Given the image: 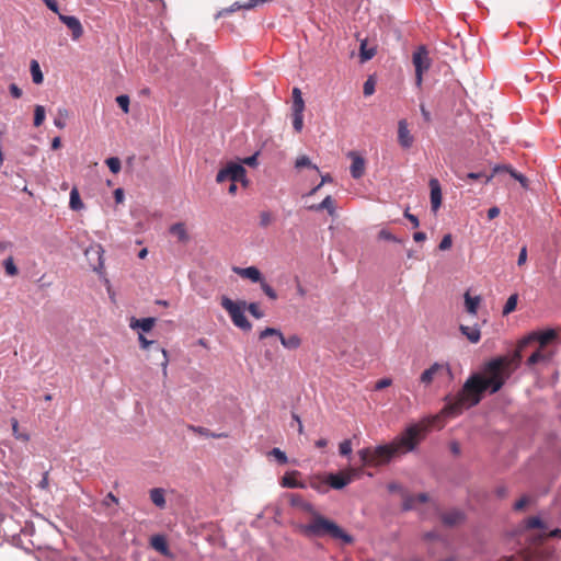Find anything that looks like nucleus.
<instances>
[{
	"instance_id": "1",
	"label": "nucleus",
	"mask_w": 561,
	"mask_h": 561,
	"mask_svg": "<svg viewBox=\"0 0 561 561\" xmlns=\"http://www.w3.org/2000/svg\"><path fill=\"white\" fill-rule=\"evenodd\" d=\"M557 332L552 329L535 331L522 339L512 354L494 357L483 365L481 374H473L463 383L459 393L450 399L443 409L448 416L459 415L463 409L477 405L484 391L496 393L519 367L524 350L533 343L543 348L556 340Z\"/></svg>"
},
{
	"instance_id": "2",
	"label": "nucleus",
	"mask_w": 561,
	"mask_h": 561,
	"mask_svg": "<svg viewBox=\"0 0 561 561\" xmlns=\"http://www.w3.org/2000/svg\"><path fill=\"white\" fill-rule=\"evenodd\" d=\"M299 531L306 537H324L339 540L343 545H352L354 537L347 534L335 522L324 517L320 513H314L308 524L299 525Z\"/></svg>"
},
{
	"instance_id": "3",
	"label": "nucleus",
	"mask_w": 561,
	"mask_h": 561,
	"mask_svg": "<svg viewBox=\"0 0 561 561\" xmlns=\"http://www.w3.org/2000/svg\"><path fill=\"white\" fill-rule=\"evenodd\" d=\"M424 427L419 424L409 426L398 435L391 443L396 456L408 454L416 448L424 437Z\"/></svg>"
},
{
	"instance_id": "4",
	"label": "nucleus",
	"mask_w": 561,
	"mask_h": 561,
	"mask_svg": "<svg viewBox=\"0 0 561 561\" xmlns=\"http://www.w3.org/2000/svg\"><path fill=\"white\" fill-rule=\"evenodd\" d=\"M363 467H378L390 462L396 457L390 444L366 447L357 453Z\"/></svg>"
},
{
	"instance_id": "5",
	"label": "nucleus",
	"mask_w": 561,
	"mask_h": 561,
	"mask_svg": "<svg viewBox=\"0 0 561 561\" xmlns=\"http://www.w3.org/2000/svg\"><path fill=\"white\" fill-rule=\"evenodd\" d=\"M221 307L229 313L232 323L245 331L251 330L252 324L244 316L247 302L244 300L233 301L230 298L224 296L220 302Z\"/></svg>"
},
{
	"instance_id": "6",
	"label": "nucleus",
	"mask_w": 561,
	"mask_h": 561,
	"mask_svg": "<svg viewBox=\"0 0 561 561\" xmlns=\"http://www.w3.org/2000/svg\"><path fill=\"white\" fill-rule=\"evenodd\" d=\"M245 174L247 171L241 164L230 162L225 168L219 170L216 176V181L218 183L231 181L232 183L230 184L228 192L233 195L237 192V182H241L244 186L248 184Z\"/></svg>"
},
{
	"instance_id": "7",
	"label": "nucleus",
	"mask_w": 561,
	"mask_h": 561,
	"mask_svg": "<svg viewBox=\"0 0 561 561\" xmlns=\"http://www.w3.org/2000/svg\"><path fill=\"white\" fill-rule=\"evenodd\" d=\"M412 61L415 68V83L420 88L423 82V73L431 67V59L425 46H420L412 56Z\"/></svg>"
},
{
	"instance_id": "8",
	"label": "nucleus",
	"mask_w": 561,
	"mask_h": 561,
	"mask_svg": "<svg viewBox=\"0 0 561 561\" xmlns=\"http://www.w3.org/2000/svg\"><path fill=\"white\" fill-rule=\"evenodd\" d=\"M451 377V369L447 363H434L430 368L425 369L420 376V382L424 387H428L440 377Z\"/></svg>"
},
{
	"instance_id": "9",
	"label": "nucleus",
	"mask_w": 561,
	"mask_h": 561,
	"mask_svg": "<svg viewBox=\"0 0 561 561\" xmlns=\"http://www.w3.org/2000/svg\"><path fill=\"white\" fill-rule=\"evenodd\" d=\"M277 335L282 345L288 350H297L301 345V339L291 334L289 336H284L283 333L274 328H266L260 333V339H265L267 336Z\"/></svg>"
},
{
	"instance_id": "10",
	"label": "nucleus",
	"mask_w": 561,
	"mask_h": 561,
	"mask_svg": "<svg viewBox=\"0 0 561 561\" xmlns=\"http://www.w3.org/2000/svg\"><path fill=\"white\" fill-rule=\"evenodd\" d=\"M354 476V469H350L348 471L345 472L341 471L339 473H329L327 474L329 488H332L334 490H341L353 481Z\"/></svg>"
},
{
	"instance_id": "11",
	"label": "nucleus",
	"mask_w": 561,
	"mask_h": 561,
	"mask_svg": "<svg viewBox=\"0 0 561 561\" xmlns=\"http://www.w3.org/2000/svg\"><path fill=\"white\" fill-rule=\"evenodd\" d=\"M347 156L352 159V164L350 168L352 178L356 180L360 179L365 174L366 170L365 159L356 151H350Z\"/></svg>"
},
{
	"instance_id": "12",
	"label": "nucleus",
	"mask_w": 561,
	"mask_h": 561,
	"mask_svg": "<svg viewBox=\"0 0 561 561\" xmlns=\"http://www.w3.org/2000/svg\"><path fill=\"white\" fill-rule=\"evenodd\" d=\"M59 20L72 32V39H79L83 34V27L78 18L59 14Z\"/></svg>"
},
{
	"instance_id": "13",
	"label": "nucleus",
	"mask_w": 561,
	"mask_h": 561,
	"mask_svg": "<svg viewBox=\"0 0 561 561\" xmlns=\"http://www.w3.org/2000/svg\"><path fill=\"white\" fill-rule=\"evenodd\" d=\"M413 136L411 135L408 123L405 119H401L398 123V142L404 149H409L413 145Z\"/></svg>"
},
{
	"instance_id": "14",
	"label": "nucleus",
	"mask_w": 561,
	"mask_h": 561,
	"mask_svg": "<svg viewBox=\"0 0 561 561\" xmlns=\"http://www.w3.org/2000/svg\"><path fill=\"white\" fill-rule=\"evenodd\" d=\"M232 271L240 277L250 279L253 283H260L263 278L262 273L255 266H249V267L233 266Z\"/></svg>"
},
{
	"instance_id": "15",
	"label": "nucleus",
	"mask_w": 561,
	"mask_h": 561,
	"mask_svg": "<svg viewBox=\"0 0 561 561\" xmlns=\"http://www.w3.org/2000/svg\"><path fill=\"white\" fill-rule=\"evenodd\" d=\"M431 188V207L433 211H437L442 205V188L437 179L430 180Z\"/></svg>"
},
{
	"instance_id": "16",
	"label": "nucleus",
	"mask_w": 561,
	"mask_h": 561,
	"mask_svg": "<svg viewBox=\"0 0 561 561\" xmlns=\"http://www.w3.org/2000/svg\"><path fill=\"white\" fill-rule=\"evenodd\" d=\"M308 485L319 493H327L329 491V483L327 474H313L309 478Z\"/></svg>"
},
{
	"instance_id": "17",
	"label": "nucleus",
	"mask_w": 561,
	"mask_h": 561,
	"mask_svg": "<svg viewBox=\"0 0 561 561\" xmlns=\"http://www.w3.org/2000/svg\"><path fill=\"white\" fill-rule=\"evenodd\" d=\"M428 501V496L426 493H420L417 495L407 494L403 499V510L410 511L415 510L419 505L424 504Z\"/></svg>"
},
{
	"instance_id": "18",
	"label": "nucleus",
	"mask_w": 561,
	"mask_h": 561,
	"mask_svg": "<svg viewBox=\"0 0 561 561\" xmlns=\"http://www.w3.org/2000/svg\"><path fill=\"white\" fill-rule=\"evenodd\" d=\"M150 546L164 557H171L168 541L163 535H153L150 538Z\"/></svg>"
},
{
	"instance_id": "19",
	"label": "nucleus",
	"mask_w": 561,
	"mask_h": 561,
	"mask_svg": "<svg viewBox=\"0 0 561 561\" xmlns=\"http://www.w3.org/2000/svg\"><path fill=\"white\" fill-rule=\"evenodd\" d=\"M440 518H442V522L445 525H447V526H456V525L460 524L463 520L465 515L459 510H451V511H448L446 513H443Z\"/></svg>"
},
{
	"instance_id": "20",
	"label": "nucleus",
	"mask_w": 561,
	"mask_h": 561,
	"mask_svg": "<svg viewBox=\"0 0 561 561\" xmlns=\"http://www.w3.org/2000/svg\"><path fill=\"white\" fill-rule=\"evenodd\" d=\"M299 474L300 473L296 470L287 472L282 479V486L305 489L307 485L304 482L297 480Z\"/></svg>"
},
{
	"instance_id": "21",
	"label": "nucleus",
	"mask_w": 561,
	"mask_h": 561,
	"mask_svg": "<svg viewBox=\"0 0 561 561\" xmlns=\"http://www.w3.org/2000/svg\"><path fill=\"white\" fill-rule=\"evenodd\" d=\"M293 114H304L305 111V101L301 95V91L299 88L293 89Z\"/></svg>"
},
{
	"instance_id": "22",
	"label": "nucleus",
	"mask_w": 561,
	"mask_h": 561,
	"mask_svg": "<svg viewBox=\"0 0 561 561\" xmlns=\"http://www.w3.org/2000/svg\"><path fill=\"white\" fill-rule=\"evenodd\" d=\"M170 232L178 238L180 242L186 243L190 240L186 227L183 222H176L170 227Z\"/></svg>"
},
{
	"instance_id": "23",
	"label": "nucleus",
	"mask_w": 561,
	"mask_h": 561,
	"mask_svg": "<svg viewBox=\"0 0 561 561\" xmlns=\"http://www.w3.org/2000/svg\"><path fill=\"white\" fill-rule=\"evenodd\" d=\"M156 323L154 318H142V319H131L130 328L131 329H141L144 332H149Z\"/></svg>"
},
{
	"instance_id": "24",
	"label": "nucleus",
	"mask_w": 561,
	"mask_h": 561,
	"mask_svg": "<svg viewBox=\"0 0 561 561\" xmlns=\"http://www.w3.org/2000/svg\"><path fill=\"white\" fill-rule=\"evenodd\" d=\"M460 331L471 343H478L481 339V332L477 325H460Z\"/></svg>"
},
{
	"instance_id": "25",
	"label": "nucleus",
	"mask_w": 561,
	"mask_h": 561,
	"mask_svg": "<svg viewBox=\"0 0 561 561\" xmlns=\"http://www.w3.org/2000/svg\"><path fill=\"white\" fill-rule=\"evenodd\" d=\"M151 502L159 508L165 507V491L161 488L151 489L149 492Z\"/></svg>"
},
{
	"instance_id": "26",
	"label": "nucleus",
	"mask_w": 561,
	"mask_h": 561,
	"mask_svg": "<svg viewBox=\"0 0 561 561\" xmlns=\"http://www.w3.org/2000/svg\"><path fill=\"white\" fill-rule=\"evenodd\" d=\"M481 302L480 296L471 297L469 291L465 294V307L468 313L477 314L479 305Z\"/></svg>"
},
{
	"instance_id": "27",
	"label": "nucleus",
	"mask_w": 561,
	"mask_h": 561,
	"mask_svg": "<svg viewBox=\"0 0 561 561\" xmlns=\"http://www.w3.org/2000/svg\"><path fill=\"white\" fill-rule=\"evenodd\" d=\"M309 209L316 210V211L325 209L332 216L335 213V202L332 198V196L328 195L320 204L312 205L309 207Z\"/></svg>"
},
{
	"instance_id": "28",
	"label": "nucleus",
	"mask_w": 561,
	"mask_h": 561,
	"mask_svg": "<svg viewBox=\"0 0 561 561\" xmlns=\"http://www.w3.org/2000/svg\"><path fill=\"white\" fill-rule=\"evenodd\" d=\"M548 360L547 355L542 352V348H537L531 353V355L527 358L526 365L528 367H534L538 363Z\"/></svg>"
},
{
	"instance_id": "29",
	"label": "nucleus",
	"mask_w": 561,
	"mask_h": 561,
	"mask_svg": "<svg viewBox=\"0 0 561 561\" xmlns=\"http://www.w3.org/2000/svg\"><path fill=\"white\" fill-rule=\"evenodd\" d=\"M187 428L190 431H192L193 433H196L198 435L206 436V437H213V438L227 437V434H224V433H220V434L211 433L208 428L202 427V426L188 425Z\"/></svg>"
},
{
	"instance_id": "30",
	"label": "nucleus",
	"mask_w": 561,
	"mask_h": 561,
	"mask_svg": "<svg viewBox=\"0 0 561 561\" xmlns=\"http://www.w3.org/2000/svg\"><path fill=\"white\" fill-rule=\"evenodd\" d=\"M534 528L546 529L547 526L540 517L530 516L524 520V529L528 530Z\"/></svg>"
},
{
	"instance_id": "31",
	"label": "nucleus",
	"mask_w": 561,
	"mask_h": 561,
	"mask_svg": "<svg viewBox=\"0 0 561 561\" xmlns=\"http://www.w3.org/2000/svg\"><path fill=\"white\" fill-rule=\"evenodd\" d=\"M30 70L32 75L33 82L35 84H41L44 80L43 72L41 70L39 64L36 60H32L30 65Z\"/></svg>"
},
{
	"instance_id": "32",
	"label": "nucleus",
	"mask_w": 561,
	"mask_h": 561,
	"mask_svg": "<svg viewBox=\"0 0 561 561\" xmlns=\"http://www.w3.org/2000/svg\"><path fill=\"white\" fill-rule=\"evenodd\" d=\"M69 206L72 210H80L83 208V203L77 187H73L70 192Z\"/></svg>"
},
{
	"instance_id": "33",
	"label": "nucleus",
	"mask_w": 561,
	"mask_h": 561,
	"mask_svg": "<svg viewBox=\"0 0 561 561\" xmlns=\"http://www.w3.org/2000/svg\"><path fill=\"white\" fill-rule=\"evenodd\" d=\"M517 301H518V295L517 294L511 295L507 298L506 304L503 308V311H502L503 316H507L511 312H513L516 309Z\"/></svg>"
},
{
	"instance_id": "34",
	"label": "nucleus",
	"mask_w": 561,
	"mask_h": 561,
	"mask_svg": "<svg viewBox=\"0 0 561 561\" xmlns=\"http://www.w3.org/2000/svg\"><path fill=\"white\" fill-rule=\"evenodd\" d=\"M514 170L515 169H513L508 164L495 165L493 168L492 173L489 176H485V183H489L496 174L502 173V172H507V173H510V175H512V171H514Z\"/></svg>"
},
{
	"instance_id": "35",
	"label": "nucleus",
	"mask_w": 561,
	"mask_h": 561,
	"mask_svg": "<svg viewBox=\"0 0 561 561\" xmlns=\"http://www.w3.org/2000/svg\"><path fill=\"white\" fill-rule=\"evenodd\" d=\"M3 266H4V270H5V273L9 276H15L19 273L18 267L14 264V260H13L12 256H9L8 259L4 260Z\"/></svg>"
},
{
	"instance_id": "36",
	"label": "nucleus",
	"mask_w": 561,
	"mask_h": 561,
	"mask_svg": "<svg viewBox=\"0 0 561 561\" xmlns=\"http://www.w3.org/2000/svg\"><path fill=\"white\" fill-rule=\"evenodd\" d=\"M68 117V111L66 108L58 110V117L54 119L56 127L62 129L66 127V118Z\"/></svg>"
},
{
	"instance_id": "37",
	"label": "nucleus",
	"mask_w": 561,
	"mask_h": 561,
	"mask_svg": "<svg viewBox=\"0 0 561 561\" xmlns=\"http://www.w3.org/2000/svg\"><path fill=\"white\" fill-rule=\"evenodd\" d=\"M45 119V108L42 105H36L34 110V125L41 126Z\"/></svg>"
},
{
	"instance_id": "38",
	"label": "nucleus",
	"mask_w": 561,
	"mask_h": 561,
	"mask_svg": "<svg viewBox=\"0 0 561 561\" xmlns=\"http://www.w3.org/2000/svg\"><path fill=\"white\" fill-rule=\"evenodd\" d=\"M295 167L297 169L309 167V168H312V169L319 171L318 167L316 164H312L310 159L307 156L298 157L297 160H296Z\"/></svg>"
},
{
	"instance_id": "39",
	"label": "nucleus",
	"mask_w": 561,
	"mask_h": 561,
	"mask_svg": "<svg viewBox=\"0 0 561 561\" xmlns=\"http://www.w3.org/2000/svg\"><path fill=\"white\" fill-rule=\"evenodd\" d=\"M105 163L108 167V169L111 170V172H113L114 174H116L121 171L122 164H121V160L118 158L111 157V158L106 159Z\"/></svg>"
},
{
	"instance_id": "40",
	"label": "nucleus",
	"mask_w": 561,
	"mask_h": 561,
	"mask_svg": "<svg viewBox=\"0 0 561 561\" xmlns=\"http://www.w3.org/2000/svg\"><path fill=\"white\" fill-rule=\"evenodd\" d=\"M375 53L376 51H375L374 48H370V49L366 48V42H362V44H360V59H362L363 62L371 59L375 56Z\"/></svg>"
},
{
	"instance_id": "41",
	"label": "nucleus",
	"mask_w": 561,
	"mask_h": 561,
	"mask_svg": "<svg viewBox=\"0 0 561 561\" xmlns=\"http://www.w3.org/2000/svg\"><path fill=\"white\" fill-rule=\"evenodd\" d=\"M12 425V432L15 438L22 439L24 442H27L30 439V436L27 434H21L19 428V422L16 419L11 420Z\"/></svg>"
},
{
	"instance_id": "42",
	"label": "nucleus",
	"mask_w": 561,
	"mask_h": 561,
	"mask_svg": "<svg viewBox=\"0 0 561 561\" xmlns=\"http://www.w3.org/2000/svg\"><path fill=\"white\" fill-rule=\"evenodd\" d=\"M260 285H261V288L262 290L264 291V294L272 300H276L277 299V294L276 291L272 288V286H270L265 280L264 278H262V280L260 282Z\"/></svg>"
},
{
	"instance_id": "43",
	"label": "nucleus",
	"mask_w": 561,
	"mask_h": 561,
	"mask_svg": "<svg viewBox=\"0 0 561 561\" xmlns=\"http://www.w3.org/2000/svg\"><path fill=\"white\" fill-rule=\"evenodd\" d=\"M245 309L256 319L264 317V313L260 310L259 304L256 302L247 304Z\"/></svg>"
},
{
	"instance_id": "44",
	"label": "nucleus",
	"mask_w": 561,
	"mask_h": 561,
	"mask_svg": "<svg viewBox=\"0 0 561 561\" xmlns=\"http://www.w3.org/2000/svg\"><path fill=\"white\" fill-rule=\"evenodd\" d=\"M547 537H559V538H561V529L557 528V529L551 530L549 534H540V535H538V536H536L534 538V541L537 542V543H541V542H543V540Z\"/></svg>"
},
{
	"instance_id": "45",
	"label": "nucleus",
	"mask_w": 561,
	"mask_h": 561,
	"mask_svg": "<svg viewBox=\"0 0 561 561\" xmlns=\"http://www.w3.org/2000/svg\"><path fill=\"white\" fill-rule=\"evenodd\" d=\"M270 455L275 457V459L282 465H285L288 461L286 454L282 451L279 448H273Z\"/></svg>"
},
{
	"instance_id": "46",
	"label": "nucleus",
	"mask_w": 561,
	"mask_h": 561,
	"mask_svg": "<svg viewBox=\"0 0 561 561\" xmlns=\"http://www.w3.org/2000/svg\"><path fill=\"white\" fill-rule=\"evenodd\" d=\"M116 102L118 104V106L123 110L124 113H128L129 112V98L128 95H118L116 98Z\"/></svg>"
},
{
	"instance_id": "47",
	"label": "nucleus",
	"mask_w": 561,
	"mask_h": 561,
	"mask_svg": "<svg viewBox=\"0 0 561 561\" xmlns=\"http://www.w3.org/2000/svg\"><path fill=\"white\" fill-rule=\"evenodd\" d=\"M293 127L297 133H300L304 127V114H293Z\"/></svg>"
},
{
	"instance_id": "48",
	"label": "nucleus",
	"mask_w": 561,
	"mask_h": 561,
	"mask_svg": "<svg viewBox=\"0 0 561 561\" xmlns=\"http://www.w3.org/2000/svg\"><path fill=\"white\" fill-rule=\"evenodd\" d=\"M273 221V216L270 211H262L260 214V226L263 228L268 227Z\"/></svg>"
},
{
	"instance_id": "49",
	"label": "nucleus",
	"mask_w": 561,
	"mask_h": 561,
	"mask_svg": "<svg viewBox=\"0 0 561 561\" xmlns=\"http://www.w3.org/2000/svg\"><path fill=\"white\" fill-rule=\"evenodd\" d=\"M339 451L342 456H348L352 453V443L350 439H345L340 443Z\"/></svg>"
},
{
	"instance_id": "50",
	"label": "nucleus",
	"mask_w": 561,
	"mask_h": 561,
	"mask_svg": "<svg viewBox=\"0 0 561 561\" xmlns=\"http://www.w3.org/2000/svg\"><path fill=\"white\" fill-rule=\"evenodd\" d=\"M453 245L451 234H445L438 244L440 251L449 250Z\"/></svg>"
},
{
	"instance_id": "51",
	"label": "nucleus",
	"mask_w": 561,
	"mask_h": 561,
	"mask_svg": "<svg viewBox=\"0 0 561 561\" xmlns=\"http://www.w3.org/2000/svg\"><path fill=\"white\" fill-rule=\"evenodd\" d=\"M378 238L380 240H387V241H393V242H399L400 240L397 239L389 230L387 229H382L379 231L378 233Z\"/></svg>"
},
{
	"instance_id": "52",
	"label": "nucleus",
	"mask_w": 561,
	"mask_h": 561,
	"mask_svg": "<svg viewBox=\"0 0 561 561\" xmlns=\"http://www.w3.org/2000/svg\"><path fill=\"white\" fill-rule=\"evenodd\" d=\"M511 176L518 181L524 188H528V179L525 175L514 170Z\"/></svg>"
},
{
	"instance_id": "53",
	"label": "nucleus",
	"mask_w": 561,
	"mask_h": 561,
	"mask_svg": "<svg viewBox=\"0 0 561 561\" xmlns=\"http://www.w3.org/2000/svg\"><path fill=\"white\" fill-rule=\"evenodd\" d=\"M363 92L366 96L371 95L375 92V82L371 79H368L364 83Z\"/></svg>"
},
{
	"instance_id": "54",
	"label": "nucleus",
	"mask_w": 561,
	"mask_h": 561,
	"mask_svg": "<svg viewBox=\"0 0 561 561\" xmlns=\"http://www.w3.org/2000/svg\"><path fill=\"white\" fill-rule=\"evenodd\" d=\"M528 503H529V497L524 495L514 504V510L515 511H522V510H524L526 507V505Z\"/></svg>"
},
{
	"instance_id": "55",
	"label": "nucleus",
	"mask_w": 561,
	"mask_h": 561,
	"mask_svg": "<svg viewBox=\"0 0 561 561\" xmlns=\"http://www.w3.org/2000/svg\"><path fill=\"white\" fill-rule=\"evenodd\" d=\"M392 380L390 378L379 379L375 385V390H382L391 385Z\"/></svg>"
},
{
	"instance_id": "56",
	"label": "nucleus",
	"mask_w": 561,
	"mask_h": 561,
	"mask_svg": "<svg viewBox=\"0 0 561 561\" xmlns=\"http://www.w3.org/2000/svg\"><path fill=\"white\" fill-rule=\"evenodd\" d=\"M300 508L304 511V512H307L311 515V517H313L314 513H318L313 505L309 502H306V501H301V505H300Z\"/></svg>"
},
{
	"instance_id": "57",
	"label": "nucleus",
	"mask_w": 561,
	"mask_h": 561,
	"mask_svg": "<svg viewBox=\"0 0 561 561\" xmlns=\"http://www.w3.org/2000/svg\"><path fill=\"white\" fill-rule=\"evenodd\" d=\"M526 261H527V248L524 245L520 249V252H519V255L517 259V265L523 266L526 263Z\"/></svg>"
},
{
	"instance_id": "58",
	"label": "nucleus",
	"mask_w": 561,
	"mask_h": 561,
	"mask_svg": "<svg viewBox=\"0 0 561 561\" xmlns=\"http://www.w3.org/2000/svg\"><path fill=\"white\" fill-rule=\"evenodd\" d=\"M9 89L14 99H20L22 96V90L15 83L10 84Z\"/></svg>"
},
{
	"instance_id": "59",
	"label": "nucleus",
	"mask_w": 561,
	"mask_h": 561,
	"mask_svg": "<svg viewBox=\"0 0 561 561\" xmlns=\"http://www.w3.org/2000/svg\"><path fill=\"white\" fill-rule=\"evenodd\" d=\"M43 2L47 5L48 9H50L53 12L59 13L58 3L57 0H43Z\"/></svg>"
},
{
	"instance_id": "60",
	"label": "nucleus",
	"mask_w": 561,
	"mask_h": 561,
	"mask_svg": "<svg viewBox=\"0 0 561 561\" xmlns=\"http://www.w3.org/2000/svg\"><path fill=\"white\" fill-rule=\"evenodd\" d=\"M161 353L163 355V362L161 363V366H162L163 375L167 376V368H168L169 357H168V353H167V351L164 348H161Z\"/></svg>"
},
{
	"instance_id": "61",
	"label": "nucleus",
	"mask_w": 561,
	"mask_h": 561,
	"mask_svg": "<svg viewBox=\"0 0 561 561\" xmlns=\"http://www.w3.org/2000/svg\"><path fill=\"white\" fill-rule=\"evenodd\" d=\"M405 218H408L414 228H417L420 226L419 219L416 216L410 214L409 211L404 213Z\"/></svg>"
},
{
	"instance_id": "62",
	"label": "nucleus",
	"mask_w": 561,
	"mask_h": 561,
	"mask_svg": "<svg viewBox=\"0 0 561 561\" xmlns=\"http://www.w3.org/2000/svg\"><path fill=\"white\" fill-rule=\"evenodd\" d=\"M139 342L144 350H147L149 345L153 344V341H148L142 334H139Z\"/></svg>"
},
{
	"instance_id": "63",
	"label": "nucleus",
	"mask_w": 561,
	"mask_h": 561,
	"mask_svg": "<svg viewBox=\"0 0 561 561\" xmlns=\"http://www.w3.org/2000/svg\"><path fill=\"white\" fill-rule=\"evenodd\" d=\"M500 215V209L497 207H491L489 210H488V218L490 220L496 218L497 216Z\"/></svg>"
},
{
	"instance_id": "64",
	"label": "nucleus",
	"mask_w": 561,
	"mask_h": 561,
	"mask_svg": "<svg viewBox=\"0 0 561 561\" xmlns=\"http://www.w3.org/2000/svg\"><path fill=\"white\" fill-rule=\"evenodd\" d=\"M38 486L41 489H47L48 488V472L47 471L43 474V478L39 481Z\"/></svg>"
}]
</instances>
